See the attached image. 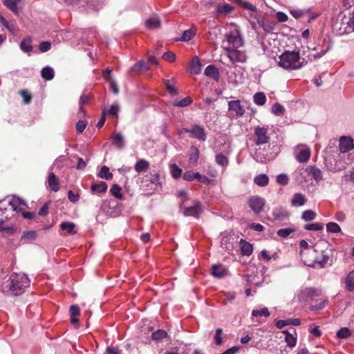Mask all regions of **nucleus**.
I'll return each instance as SVG.
<instances>
[{"mask_svg":"<svg viewBox=\"0 0 354 354\" xmlns=\"http://www.w3.org/2000/svg\"><path fill=\"white\" fill-rule=\"evenodd\" d=\"M316 217V213L310 209L306 210L302 213L301 218L305 221H313Z\"/></svg>","mask_w":354,"mask_h":354,"instance_id":"nucleus-42","label":"nucleus"},{"mask_svg":"<svg viewBox=\"0 0 354 354\" xmlns=\"http://www.w3.org/2000/svg\"><path fill=\"white\" fill-rule=\"evenodd\" d=\"M258 24L266 32H272L274 29V25L268 21L258 20Z\"/></svg>","mask_w":354,"mask_h":354,"instance_id":"nucleus-32","label":"nucleus"},{"mask_svg":"<svg viewBox=\"0 0 354 354\" xmlns=\"http://www.w3.org/2000/svg\"><path fill=\"white\" fill-rule=\"evenodd\" d=\"M205 75L207 77H212L216 81H218L220 77L218 68L213 65H209L206 67L205 70Z\"/></svg>","mask_w":354,"mask_h":354,"instance_id":"nucleus-19","label":"nucleus"},{"mask_svg":"<svg viewBox=\"0 0 354 354\" xmlns=\"http://www.w3.org/2000/svg\"><path fill=\"white\" fill-rule=\"evenodd\" d=\"M271 111L276 115H281L285 111V109L279 103H275L272 106Z\"/></svg>","mask_w":354,"mask_h":354,"instance_id":"nucleus-51","label":"nucleus"},{"mask_svg":"<svg viewBox=\"0 0 354 354\" xmlns=\"http://www.w3.org/2000/svg\"><path fill=\"white\" fill-rule=\"evenodd\" d=\"M112 144L118 149H122L124 145L123 136L120 133L113 132L111 136Z\"/></svg>","mask_w":354,"mask_h":354,"instance_id":"nucleus-20","label":"nucleus"},{"mask_svg":"<svg viewBox=\"0 0 354 354\" xmlns=\"http://www.w3.org/2000/svg\"><path fill=\"white\" fill-rule=\"evenodd\" d=\"M194 35H195V32L193 31L192 30L189 29V30H185L181 38H180V41H189L194 37Z\"/></svg>","mask_w":354,"mask_h":354,"instance_id":"nucleus-50","label":"nucleus"},{"mask_svg":"<svg viewBox=\"0 0 354 354\" xmlns=\"http://www.w3.org/2000/svg\"><path fill=\"white\" fill-rule=\"evenodd\" d=\"M192 153L189 157L190 161L196 162L199 157V150L195 147H192Z\"/></svg>","mask_w":354,"mask_h":354,"instance_id":"nucleus-63","label":"nucleus"},{"mask_svg":"<svg viewBox=\"0 0 354 354\" xmlns=\"http://www.w3.org/2000/svg\"><path fill=\"white\" fill-rule=\"evenodd\" d=\"M110 192L113 196H115L118 199H122L123 198V196L121 194V187L117 184H114L112 185L110 189Z\"/></svg>","mask_w":354,"mask_h":354,"instance_id":"nucleus-43","label":"nucleus"},{"mask_svg":"<svg viewBox=\"0 0 354 354\" xmlns=\"http://www.w3.org/2000/svg\"><path fill=\"white\" fill-rule=\"evenodd\" d=\"M226 41L234 48H239L243 46L244 41L241 36L239 30L234 27L225 34Z\"/></svg>","mask_w":354,"mask_h":354,"instance_id":"nucleus-5","label":"nucleus"},{"mask_svg":"<svg viewBox=\"0 0 354 354\" xmlns=\"http://www.w3.org/2000/svg\"><path fill=\"white\" fill-rule=\"evenodd\" d=\"M17 231V227L7 224L3 219H0V232L4 236H9L13 235Z\"/></svg>","mask_w":354,"mask_h":354,"instance_id":"nucleus-13","label":"nucleus"},{"mask_svg":"<svg viewBox=\"0 0 354 354\" xmlns=\"http://www.w3.org/2000/svg\"><path fill=\"white\" fill-rule=\"evenodd\" d=\"M323 225L319 223L308 224L304 226L305 230L310 231H320L323 229Z\"/></svg>","mask_w":354,"mask_h":354,"instance_id":"nucleus-49","label":"nucleus"},{"mask_svg":"<svg viewBox=\"0 0 354 354\" xmlns=\"http://www.w3.org/2000/svg\"><path fill=\"white\" fill-rule=\"evenodd\" d=\"M277 182L281 185H286L289 183V178L286 174H280L277 177Z\"/></svg>","mask_w":354,"mask_h":354,"instance_id":"nucleus-56","label":"nucleus"},{"mask_svg":"<svg viewBox=\"0 0 354 354\" xmlns=\"http://www.w3.org/2000/svg\"><path fill=\"white\" fill-rule=\"evenodd\" d=\"M234 9L235 8L229 3H218L216 8V14L218 16L221 15L226 16L234 10Z\"/></svg>","mask_w":354,"mask_h":354,"instance_id":"nucleus-14","label":"nucleus"},{"mask_svg":"<svg viewBox=\"0 0 354 354\" xmlns=\"http://www.w3.org/2000/svg\"><path fill=\"white\" fill-rule=\"evenodd\" d=\"M237 4L240 6H241L242 8H243L246 10H251L253 12H257V8L254 5H252V3H250V2H248V1H243L242 0H239L237 2Z\"/></svg>","mask_w":354,"mask_h":354,"instance_id":"nucleus-47","label":"nucleus"},{"mask_svg":"<svg viewBox=\"0 0 354 354\" xmlns=\"http://www.w3.org/2000/svg\"><path fill=\"white\" fill-rule=\"evenodd\" d=\"M254 136L256 138L254 144L257 146L268 144L270 140L268 129L263 127H256L254 129Z\"/></svg>","mask_w":354,"mask_h":354,"instance_id":"nucleus-6","label":"nucleus"},{"mask_svg":"<svg viewBox=\"0 0 354 354\" xmlns=\"http://www.w3.org/2000/svg\"><path fill=\"white\" fill-rule=\"evenodd\" d=\"M223 333L222 328H217L216 330L215 335H214V341L215 344L218 346L221 345L223 343L221 335Z\"/></svg>","mask_w":354,"mask_h":354,"instance_id":"nucleus-64","label":"nucleus"},{"mask_svg":"<svg viewBox=\"0 0 354 354\" xmlns=\"http://www.w3.org/2000/svg\"><path fill=\"white\" fill-rule=\"evenodd\" d=\"M326 230L330 233H337L341 231V228L338 224L334 222H330L326 224Z\"/></svg>","mask_w":354,"mask_h":354,"instance_id":"nucleus-45","label":"nucleus"},{"mask_svg":"<svg viewBox=\"0 0 354 354\" xmlns=\"http://www.w3.org/2000/svg\"><path fill=\"white\" fill-rule=\"evenodd\" d=\"M41 75L46 80H51L55 76L54 70L50 66H46L41 69Z\"/></svg>","mask_w":354,"mask_h":354,"instance_id":"nucleus-29","label":"nucleus"},{"mask_svg":"<svg viewBox=\"0 0 354 354\" xmlns=\"http://www.w3.org/2000/svg\"><path fill=\"white\" fill-rule=\"evenodd\" d=\"M188 133L191 134V138H196L203 141L206 139L205 129L199 125H193L191 129H189Z\"/></svg>","mask_w":354,"mask_h":354,"instance_id":"nucleus-11","label":"nucleus"},{"mask_svg":"<svg viewBox=\"0 0 354 354\" xmlns=\"http://www.w3.org/2000/svg\"><path fill=\"white\" fill-rule=\"evenodd\" d=\"M48 183L52 191L56 192L59 189V182L54 173L51 172L48 174Z\"/></svg>","mask_w":354,"mask_h":354,"instance_id":"nucleus-17","label":"nucleus"},{"mask_svg":"<svg viewBox=\"0 0 354 354\" xmlns=\"http://www.w3.org/2000/svg\"><path fill=\"white\" fill-rule=\"evenodd\" d=\"M346 290L349 292L354 291V270L350 272L345 279Z\"/></svg>","mask_w":354,"mask_h":354,"instance_id":"nucleus-23","label":"nucleus"},{"mask_svg":"<svg viewBox=\"0 0 354 354\" xmlns=\"http://www.w3.org/2000/svg\"><path fill=\"white\" fill-rule=\"evenodd\" d=\"M226 268L221 264L213 265L212 267L211 274L217 278H222L227 274Z\"/></svg>","mask_w":354,"mask_h":354,"instance_id":"nucleus-16","label":"nucleus"},{"mask_svg":"<svg viewBox=\"0 0 354 354\" xmlns=\"http://www.w3.org/2000/svg\"><path fill=\"white\" fill-rule=\"evenodd\" d=\"M286 334L285 341L288 346L292 348L295 346L297 344V338L295 337L292 334L289 333L287 330L283 331Z\"/></svg>","mask_w":354,"mask_h":354,"instance_id":"nucleus-38","label":"nucleus"},{"mask_svg":"<svg viewBox=\"0 0 354 354\" xmlns=\"http://www.w3.org/2000/svg\"><path fill=\"white\" fill-rule=\"evenodd\" d=\"M75 225L72 222H62L60 227L62 230H66L69 234H75L77 232L75 230Z\"/></svg>","mask_w":354,"mask_h":354,"instance_id":"nucleus-31","label":"nucleus"},{"mask_svg":"<svg viewBox=\"0 0 354 354\" xmlns=\"http://www.w3.org/2000/svg\"><path fill=\"white\" fill-rule=\"evenodd\" d=\"M295 232V229L293 228H283L279 229L277 231V235L282 238L288 237L291 233Z\"/></svg>","mask_w":354,"mask_h":354,"instance_id":"nucleus-54","label":"nucleus"},{"mask_svg":"<svg viewBox=\"0 0 354 354\" xmlns=\"http://www.w3.org/2000/svg\"><path fill=\"white\" fill-rule=\"evenodd\" d=\"M198 172H194L193 171H187L183 174V178L187 181H192L196 179Z\"/></svg>","mask_w":354,"mask_h":354,"instance_id":"nucleus-61","label":"nucleus"},{"mask_svg":"<svg viewBox=\"0 0 354 354\" xmlns=\"http://www.w3.org/2000/svg\"><path fill=\"white\" fill-rule=\"evenodd\" d=\"M302 293L306 295L308 297H313V296H319V290L315 288H306L302 290Z\"/></svg>","mask_w":354,"mask_h":354,"instance_id":"nucleus-52","label":"nucleus"},{"mask_svg":"<svg viewBox=\"0 0 354 354\" xmlns=\"http://www.w3.org/2000/svg\"><path fill=\"white\" fill-rule=\"evenodd\" d=\"M107 187V184L105 182H100L99 183H93L91 186V189L93 192L101 194L106 192Z\"/></svg>","mask_w":354,"mask_h":354,"instance_id":"nucleus-28","label":"nucleus"},{"mask_svg":"<svg viewBox=\"0 0 354 354\" xmlns=\"http://www.w3.org/2000/svg\"><path fill=\"white\" fill-rule=\"evenodd\" d=\"M228 110L234 112L236 118L242 117L245 113V109L241 105L240 100H232L228 102Z\"/></svg>","mask_w":354,"mask_h":354,"instance_id":"nucleus-10","label":"nucleus"},{"mask_svg":"<svg viewBox=\"0 0 354 354\" xmlns=\"http://www.w3.org/2000/svg\"><path fill=\"white\" fill-rule=\"evenodd\" d=\"M272 216L274 221L280 220L281 218H283L286 216V214L282 212L281 209H274L272 210Z\"/></svg>","mask_w":354,"mask_h":354,"instance_id":"nucleus-59","label":"nucleus"},{"mask_svg":"<svg viewBox=\"0 0 354 354\" xmlns=\"http://www.w3.org/2000/svg\"><path fill=\"white\" fill-rule=\"evenodd\" d=\"M192 103V99L189 97H186L180 100L174 102L173 105L177 107H185L190 105Z\"/></svg>","mask_w":354,"mask_h":354,"instance_id":"nucleus-39","label":"nucleus"},{"mask_svg":"<svg viewBox=\"0 0 354 354\" xmlns=\"http://www.w3.org/2000/svg\"><path fill=\"white\" fill-rule=\"evenodd\" d=\"M306 201L307 199L304 194L295 193L291 199V204L295 207L302 206L306 203Z\"/></svg>","mask_w":354,"mask_h":354,"instance_id":"nucleus-18","label":"nucleus"},{"mask_svg":"<svg viewBox=\"0 0 354 354\" xmlns=\"http://www.w3.org/2000/svg\"><path fill=\"white\" fill-rule=\"evenodd\" d=\"M180 209L185 216H193L198 218L203 212L202 203L198 201H194L192 206H187L185 201L180 205Z\"/></svg>","mask_w":354,"mask_h":354,"instance_id":"nucleus-4","label":"nucleus"},{"mask_svg":"<svg viewBox=\"0 0 354 354\" xmlns=\"http://www.w3.org/2000/svg\"><path fill=\"white\" fill-rule=\"evenodd\" d=\"M148 69V64L144 61H139L131 67V71L134 72H140Z\"/></svg>","mask_w":354,"mask_h":354,"instance_id":"nucleus-37","label":"nucleus"},{"mask_svg":"<svg viewBox=\"0 0 354 354\" xmlns=\"http://www.w3.org/2000/svg\"><path fill=\"white\" fill-rule=\"evenodd\" d=\"M308 12V10H299V9L290 10V13L295 19H299V18L302 17L303 16H304Z\"/></svg>","mask_w":354,"mask_h":354,"instance_id":"nucleus-48","label":"nucleus"},{"mask_svg":"<svg viewBox=\"0 0 354 354\" xmlns=\"http://www.w3.org/2000/svg\"><path fill=\"white\" fill-rule=\"evenodd\" d=\"M279 65L284 69L297 70L302 67L303 62L298 52L286 51L279 56Z\"/></svg>","mask_w":354,"mask_h":354,"instance_id":"nucleus-1","label":"nucleus"},{"mask_svg":"<svg viewBox=\"0 0 354 354\" xmlns=\"http://www.w3.org/2000/svg\"><path fill=\"white\" fill-rule=\"evenodd\" d=\"M310 150L308 148L301 149L296 156L299 162H306L310 158Z\"/></svg>","mask_w":354,"mask_h":354,"instance_id":"nucleus-22","label":"nucleus"},{"mask_svg":"<svg viewBox=\"0 0 354 354\" xmlns=\"http://www.w3.org/2000/svg\"><path fill=\"white\" fill-rule=\"evenodd\" d=\"M119 111V106L117 104H113L111 106L110 109L105 111L106 115L108 114L111 116H117Z\"/></svg>","mask_w":354,"mask_h":354,"instance_id":"nucleus-58","label":"nucleus"},{"mask_svg":"<svg viewBox=\"0 0 354 354\" xmlns=\"http://www.w3.org/2000/svg\"><path fill=\"white\" fill-rule=\"evenodd\" d=\"M165 85L171 95H176L178 93V90L175 88L174 85L171 82L170 80H165Z\"/></svg>","mask_w":354,"mask_h":354,"instance_id":"nucleus-57","label":"nucleus"},{"mask_svg":"<svg viewBox=\"0 0 354 354\" xmlns=\"http://www.w3.org/2000/svg\"><path fill=\"white\" fill-rule=\"evenodd\" d=\"M252 315L253 317H258V316L268 317V316H270V312L267 308H263L261 310H252Z\"/></svg>","mask_w":354,"mask_h":354,"instance_id":"nucleus-55","label":"nucleus"},{"mask_svg":"<svg viewBox=\"0 0 354 354\" xmlns=\"http://www.w3.org/2000/svg\"><path fill=\"white\" fill-rule=\"evenodd\" d=\"M149 162L144 159L138 160L134 166V169L138 173L145 172L149 169Z\"/></svg>","mask_w":354,"mask_h":354,"instance_id":"nucleus-27","label":"nucleus"},{"mask_svg":"<svg viewBox=\"0 0 354 354\" xmlns=\"http://www.w3.org/2000/svg\"><path fill=\"white\" fill-rule=\"evenodd\" d=\"M0 23L5 26L10 32L15 33V26L12 23H10L0 13Z\"/></svg>","mask_w":354,"mask_h":354,"instance_id":"nucleus-36","label":"nucleus"},{"mask_svg":"<svg viewBox=\"0 0 354 354\" xmlns=\"http://www.w3.org/2000/svg\"><path fill=\"white\" fill-rule=\"evenodd\" d=\"M310 254L313 257V259H308L307 253L303 252H301L300 253L301 261H303L305 265L309 267L324 268L329 259L328 256L324 254L322 252L320 253V255L318 256V252L316 250H314Z\"/></svg>","mask_w":354,"mask_h":354,"instance_id":"nucleus-2","label":"nucleus"},{"mask_svg":"<svg viewBox=\"0 0 354 354\" xmlns=\"http://www.w3.org/2000/svg\"><path fill=\"white\" fill-rule=\"evenodd\" d=\"M171 176L177 179L181 176L182 169L177 165L173 164L171 165Z\"/></svg>","mask_w":354,"mask_h":354,"instance_id":"nucleus-53","label":"nucleus"},{"mask_svg":"<svg viewBox=\"0 0 354 354\" xmlns=\"http://www.w3.org/2000/svg\"><path fill=\"white\" fill-rule=\"evenodd\" d=\"M21 0H3L4 5L8 8L15 14H18V10L17 4L20 2Z\"/></svg>","mask_w":354,"mask_h":354,"instance_id":"nucleus-33","label":"nucleus"},{"mask_svg":"<svg viewBox=\"0 0 354 354\" xmlns=\"http://www.w3.org/2000/svg\"><path fill=\"white\" fill-rule=\"evenodd\" d=\"M334 29L340 35L348 34L354 31V11L346 17L344 16L341 21H336Z\"/></svg>","mask_w":354,"mask_h":354,"instance_id":"nucleus-3","label":"nucleus"},{"mask_svg":"<svg viewBox=\"0 0 354 354\" xmlns=\"http://www.w3.org/2000/svg\"><path fill=\"white\" fill-rule=\"evenodd\" d=\"M37 236V232L35 230H29L24 232V239L32 241L35 240Z\"/></svg>","mask_w":354,"mask_h":354,"instance_id":"nucleus-60","label":"nucleus"},{"mask_svg":"<svg viewBox=\"0 0 354 354\" xmlns=\"http://www.w3.org/2000/svg\"><path fill=\"white\" fill-rule=\"evenodd\" d=\"M176 55L175 54L171 51H167L165 53L162 57V58L168 62H174L175 61Z\"/></svg>","mask_w":354,"mask_h":354,"instance_id":"nucleus-62","label":"nucleus"},{"mask_svg":"<svg viewBox=\"0 0 354 354\" xmlns=\"http://www.w3.org/2000/svg\"><path fill=\"white\" fill-rule=\"evenodd\" d=\"M98 176L100 178H104L107 180H111L113 178V174L109 172V168L106 166H103L101 168L100 172L99 173Z\"/></svg>","mask_w":354,"mask_h":354,"instance_id":"nucleus-40","label":"nucleus"},{"mask_svg":"<svg viewBox=\"0 0 354 354\" xmlns=\"http://www.w3.org/2000/svg\"><path fill=\"white\" fill-rule=\"evenodd\" d=\"M201 66L199 58L197 56L194 57L191 62L190 73L194 75H198L201 73Z\"/></svg>","mask_w":354,"mask_h":354,"instance_id":"nucleus-21","label":"nucleus"},{"mask_svg":"<svg viewBox=\"0 0 354 354\" xmlns=\"http://www.w3.org/2000/svg\"><path fill=\"white\" fill-rule=\"evenodd\" d=\"M241 249L242 254L250 256L253 252V248L252 244L249 242L241 239L240 242Z\"/></svg>","mask_w":354,"mask_h":354,"instance_id":"nucleus-26","label":"nucleus"},{"mask_svg":"<svg viewBox=\"0 0 354 354\" xmlns=\"http://www.w3.org/2000/svg\"><path fill=\"white\" fill-rule=\"evenodd\" d=\"M238 48L234 47H226L225 50L230 61L234 62H246L247 57L244 52L237 49Z\"/></svg>","mask_w":354,"mask_h":354,"instance_id":"nucleus-7","label":"nucleus"},{"mask_svg":"<svg viewBox=\"0 0 354 354\" xmlns=\"http://www.w3.org/2000/svg\"><path fill=\"white\" fill-rule=\"evenodd\" d=\"M216 162L222 167H226L229 164L228 158L222 153H219L216 156Z\"/></svg>","mask_w":354,"mask_h":354,"instance_id":"nucleus-46","label":"nucleus"},{"mask_svg":"<svg viewBox=\"0 0 354 354\" xmlns=\"http://www.w3.org/2000/svg\"><path fill=\"white\" fill-rule=\"evenodd\" d=\"M351 335V330L347 327L341 328L337 332V337L339 339H346Z\"/></svg>","mask_w":354,"mask_h":354,"instance_id":"nucleus-41","label":"nucleus"},{"mask_svg":"<svg viewBox=\"0 0 354 354\" xmlns=\"http://www.w3.org/2000/svg\"><path fill=\"white\" fill-rule=\"evenodd\" d=\"M91 95H85V94H83L80 96V111L81 112H82L84 113V115H85L86 113V111L85 110L82 108V106L84 105V104H86L88 103V102L90 101L91 98Z\"/></svg>","mask_w":354,"mask_h":354,"instance_id":"nucleus-44","label":"nucleus"},{"mask_svg":"<svg viewBox=\"0 0 354 354\" xmlns=\"http://www.w3.org/2000/svg\"><path fill=\"white\" fill-rule=\"evenodd\" d=\"M354 147L353 140L350 137L342 136L339 140V148L341 152L346 153Z\"/></svg>","mask_w":354,"mask_h":354,"instance_id":"nucleus-12","label":"nucleus"},{"mask_svg":"<svg viewBox=\"0 0 354 354\" xmlns=\"http://www.w3.org/2000/svg\"><path fill=\"white\" fill-rule=\"evenodd\" d=\"M22 277H18L17 275L12 274L9 279V283L8 284V287H9V290L11 294L14 295H20L21 289L22 286V283L21 282V279Z\"/></svg>","mask_w":354,"mask_h":354,"instance_id":"nucleus-8","label":"nucleus"},{"mask_svg":"<svg viewBox=\"0 0 354 354\" xmlns=\"http://www.w3.org/2000/svg\"><path fill=\"white\" fill-rule=\"evenodd\" d=\"M249 207L255 213L259 214L263 210L265 205V201L259 196H252L248 201Z\"/></svg>","mask_w":354,"mask_h":354,"instance_id":"nucleus-9","label":"nucleus"},{"mask_svg":"<svg viewBox=\"0 0 354 354\" xmlns=\"http://www.w3.org/2000/svg\"><path fill=\"white\" fill-rule=\"evenodd\" d=\"M306 171L311 174L314 179L317 181H319L322 179V171L316 167L315 166H309L306 169Z\"/></svg>","mask_w":354,"mask_h":354,"instance_id":"nucleus-24","label":"nucleus"},{"mask_svg":"<svg viewBox=\"0 0 354 354\" xmlns=\"http://www.w3.org/2000/svg\"><path fill=\"white\" fill-rule=\"evenodd\" d=\"M145 25L148 28L150 29H156L159 28L161 26V21L159 17H153L149 19H148L145 21Z\"/></svg>","mask_w":354,"mask_h":354,"instance_id":"nucleus-25","label":"nucleus"},{"mask_svg":"<svg viewBox=\"0 0 354 354\" xmlns=\"http://www.w3.org/2000/svg\"><path fill=\"white\" fill-rule=\"evenodd\" d=\"M8 204L12 211L16 212L19 216L22 215V201L20 198L13 196L9 199Z\"/></svg>","mask_w":354,"mask_h":354,"instance_id":"nucleus-15","label":"nucleus"},{"mask_svg":"<svg viewBox=\"0 0 354 354\" xmlns=\"http://www.w3.org/2000/svg\"><path fill=\"white\" fill-rule=\"evenodd\" d=\"M167 336V333L164 330H157L152 333L151 339L155 341H161Z\"/></svg>","mask_w":354,"mask_h":354,"instance_id":"nucleus-35","label":"nucleus"},{"mask_svg":"<svg viewBox=\"0 0 354 354\" xmlns=\"http://www.w3.org/2000/svg\"><path fill=\"white\" fill-rule=\"evenodd\" d=\"M266 102V95L263 92H259L254 95V102L259 106L265 104Z\"/></svg>","mask_w":354,"mask_h":354,"instance_id":"nucleus-34","label":"nucleus"},{"mask_svg":"<svg viewBox=\"0 0 354 354\" xmlns=\"http://www.w3.org/2000/svg\"><path fill=\"white\" fill-rule=\"evenodd\" d=\"M254 182L260 187H264L268 184L269 178L266 174H259L254 178Z\"/></svg>","mask_w":354,"mask_h":354,"instance_id":"nucleus-30","label":"nucleus"}]
</instances>
